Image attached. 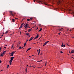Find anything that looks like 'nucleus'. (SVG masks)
I'll return each mask as SVG.
<instances>
[{
  "label": "nucleus",
  "instance_id": "4468645a",
  "mask_svg": "<svg viewBox=\"0 0 74 74\" xmlns=\"http://www.w3.org/2000/svg\"><path fill=\"white\" fill-rule=\"evenodd\" d=\"M22 26H23L21 25V26H20L19 27V29H20L21 28H22Z\"/></svg>",
  "mask_w": 74,
  "mask_h": 74
},
{
  "label": "nucleus",
  "instance_id": "a211bd4d",
  "mask_svg": "<svg viewBox=\"0 0 74 74\" xmlns=\"http://www.w3.org/2000/svg\"><path fill=\"white\" fill-rule=\"evenodd\" d=\"M27 27H29V28H30V27H27V26H26V27H25V29H26V28H27Z\"/></svg>",
  "mask_w": 74,
  "mask_h": 74
},
{
  "label": "nucleus",
  "instance_id": "79ce46f5",
  "mask_svg": "<svg viewBox=\"0 0 74 74\" xmlns=\"http://www.w3.org/2000/svg\"><path fill=\"white\" fill-rule=\"evenodd\" d=\"M15 19H18V18H15Z\"/></svg>",
  "mask_w": 74,
  "mask_h": 74
},
{
  "label": "nucleus",
  "instance_id": "6e6d98bb",
  "mask_svg": "<svg viewBox=\"0 0 74 74\" xmlns=\"http://www.w3.org/2000/svg\"><path fill=\"white\" fill-rule=\"evenodd\" d=\"M22 21H23V20H22V21L21 22V23H22Z\"/></svg>",
  "mask_w": 74,
  "mask_h": 74
},
{
  "label": "nucleus",
  "instance_id": "aec40b11",
  "mask_svg": "<svg viewBox=\"0 0 74 74\" xmlns=\"http://www.w3.org/2000/svg\"><path fill=\"white\" fill-rule=\"evenodd\" d=\"M27 21H30V19H27Z\"/></svg>",
  "mask_w": 74,
  "mask_h": 74
},
{
  "label": "nucleus",
  "instance_id": "a18cd8bd",
  "mask_svg": "<svg viewBox=\"0 0 74 74\" xmlns=\"http://www.w3.org/2000/svg\"><path fill=\"white\" fill-rule=\"evenodd\" d=\"M11 53H9V55H11Z\"/></svg>",
  "mask_w": 74,
  "mask_h": 74
},
{
  "label": "nucleus",
  "instance_id": "cd10ccee",
  "mask_svg": "<svg viewBox=\"0 0 74 74\" xmlns=\"http://www.w3.org/2000/svg\"><path fill=\"white\" fill-rule=\"evenodd\" d=\"M13 46H14V45H13L12 46V48H13Z\"/></svg>",
  "mask_w": 74,
  "mask_h": 74
},
{
  "label": "nucleus",
  "instance_id": "412c9836",
  "mask_svg": "<svg viewBox=\"0 0 74 74\" xmlns=\"http://www.w3.org/2000/svg\"><path fill=\"white\" fill-rule=\"evenodd\" d=\"M26 43H25L24 44V47H25V46H26Z\"/></svg>",
  "mask_w": 74,
  "mask_h": 74
},
{
  "label": "nucleus",
  "instance_id": "6e6552de",
  "mask_svg": "<svg viewBox=\"0 0 74 74\" xmlns=\"http://www.w3.org/2000/svg\"><path fill=\"white\" fill-rule=\"evenodd\" d=\"M71 53H74V50H72L71 51Z\"/></svg>",
  "mask_w": 74,
  "mask_h": 74
},
{
  "label": "nucleus",
  "instance_id": "f03ea898",
  "mask_svg": "<svg viewBox=\"0 0 74 74\" xmlns=\"http://www.w3.org/2000/svg\"><path fill=\"white\" fill-rule=\"evenodd\" d=\"M10 15H12V16H13L14 17V15H15V13L13 11H10Z\"/></svg>",
  "mask_w": 74,
  "mask_h": 74
},
{
  "label": "nucleus",
  "instance_id": "dca6fc26",
  "mask_svg": "<svg viewBox=\"0 0 74 74\" xmlns=\"http://www.w3.org/2000/svg\"><path fill=\"white\" fill-rule=\"evenodd\" d=\"M40 49H39V51H38V53H40Z\"/></svg>",
  "mask_w": 74,
  "mask_h": 74
},
{
  "label": "nucleus",
  "instance_id": "680f3d73",
  "mask_svg": "<svg viewBox=\"0 0 74 74\" xmlns=\"http://www.w3.org/2000/svg\"><path fill=\"white\" fill-rule=\"evenodd\" d=\"M5 46H7V45H5Z\"/></svg>",
  "mask_w": 74,
  "mask_h": 74
},
{
  "label": "nucleus",
  "instance_id": "c85d7f7f",
  "mask_svg": "<svg viewBox=\"0 0 74 74\" xmlns=\"http://www.w3.org/2000/svg\"><path fill=\"white\" fill-rule=\"evenodd\" d=\"M63 46H64V47H66V45H64Z\"/></svg>",
  "mask_w": 74,
  "mask_h": 74
},
{
  "label": "nucleus",
  "instance_id": "774afa93",
  "mask_svg": "<svg viewBox=\"0 0 74 74\" xmlns=\"http://www.w3.org/2000/svg\"><path fill=\"white\" fill-rule=\"evenodd\" d=\"M71 30H72L71 29V30H70V31H71Z\"/></svg>",
  "mask_w": 74,
  "mask_h": 74
},
{
  "label": "nucleus",
  "instance_id": "b1692460",
  "mask_svg": "<svg viewBox=\"0 0 74 74\" xmlns=\"http://www.w3.org/2000/svg\"><path fill=\"white\" fill-rule=\"evenodd\" d=\"M27 36H28V37H30V35H29H29Z\"/></svg>",
  "mask_w": 74,
  "mask_h": 74
},
{
  "label": "nucleus",
  "instance_id": "c03bdc74",
  "mask_svg": "<svg viewBox=\"0 0 74 74\" xmlns=\"http://www.w3.org/2000/svg\"><path fill=\"white\" fill-rule=\"evenodd\" d=\"M45 64V66H46V65H47V62H46Z\"/></svg>",
  "mask_w": 74,
  "mask_h": 74
},
{
  "label": "nucleus",
  "instance_id": "1a4fd4ad",
  "mask_svg": "<svg viewBox=\"0 0 74 74\" xmlns=\"http://www.w3.org/2000/svg\"><path fill=\"white\" fill-rule=\"evenodd\" d=\"M6 52V51H4L3 52V53H2L3 55H4V53L5 52Z\"/></svg>",
  "mask_w": 74,
  "mask_h": 74
},
{
  "label": "nucleus",
  "instance_id": "6ab92c4d",
  "mask_svg": "<svg viewBox=\"0 0 74 74\" xmlns=\"http://www.w3.org/2000/svg\"><path fill=\"white\" fill-rule=\"evenodd\" d=\"M15 52H12V53H12V54H14V53H15Z\"/></svg>",
  "mask_w": 74,
  "mask_h": 74
},
{
  "label": "nucleus",
  "instance_id": "423d86ee",
  "mask_svg": "<svg viewBox=\"0 0 74 74\" xmlns=\"http://www.w3.org/2000/svg\"><path fill=\"white\" fill-rule=\"evenodd\" d=\"M37 34V36H36V37L37 38H38V34Z\"/></svg>",
  "mask_w": 74,
  "mask_h": 74
},
{
  "label": "nucleus",
  "instance_id": "a878e982",
  "mask_svg": "<svg viewBox=\"0 0 74 74\" xmlns=\"http://www.w3.org/2000/svg\"><path fill=\"white\" fill-rule=\"evenodd\" d=\"M24 24V23H23L21 24V25H23Z\"/></svg>",
  "mask_w": 74,
  "mask_h": 74
},
{
  "label": "nucleus",
  "instance_id": "3c124183",
  "mask_svg": "<svg viewBox=\"0 0 74 74\" xmlns=\"http://www.w3.org/2000/svg\"><path fill=\"white\" fill-rule=\"evenodd\" d=\"M40 55H42V53L40 54Z\"/></svg>",
  "mask_w": 74,
  "mask_h": 74
},
{
  "label": "nucleus",
  "instance_id": "58836bf2",
  "mask_svg": "<svg viewBox=\"0 0 74 74\" xmlns=\"http://www.w3.org/2000/svg\"><path fill=\"white\" fill-rule=\"evenodd\" d=\"M58 34H59V35H60V33H58Z\"/></svg>",
  "mask_w": 74,
  "mask_h": 74
},
{
  "label": "nucleus",
  "instance_id": "2eb2a0df",
  "mask_svg": "<svg viewBox=\"0 0 74 74\" xmlns=\"http://www.w3.org/2000/svg\"><path fill=\"white\" fill-rule=\"evenodd\" d=\"M8 32V31H6L5 33V34H7V33Z\"/></svg>",
  "mask_w": 74,
  "mask_h": 74
},
{
  "label": "nucleus",
  "instance_id": "c9c22d12",
  "mask_svg": "<svg viewBox=\"0 0 74 74\" xmlns=\"http://www.w3.org/2000/svg\"><path fill=\"white\" fill-rule=\"evenodd\" d=\"M21 47H19V49H21Z\"/></svg>",
  "mask_w": 74,
  "mask_h": 74
},
{
  "label": "nucleus",
  "instance_id": "9b49d317",
  "mask_svg": "<svg viewBox=\"0 0 74 74\" xmlns=\"http://www.w3.org/2000/svg\"><path fill=\"white\" fill-rule=\"evenodd\" d=\"M25 34L26 35H27V36H28L29 34L28 33H26Z\"/></svg>",
  "mask_w": 74,
  "mask_h": 74
},
{
  "label": "nucleus",
  "instance_id": "393cba45",
  "mask_svg": "<svg viewBox=\"0 0 74 74\" xmlns=\"http://www.w3.org/2000/svg\"><path fill=\"white\" fill-rule=\"evenodd\" d=\"M9 67V65H8L7 66V68H8Z\"/></svg>",
  "mask_w": 74,
  "mask_h": 74
},
{
  "label": "nucleus",
  "instance_id": "864d4df0",
  "mask_svg": "<svg viewBox=\"0 0 74 74\" xmlns=\"http://www.w3.org/2000/svg\"><path fill=\"white\" fill-rule=\"evenodd\" d=\"M40 30H42V28H40Z\"/></svg>",
  "mask_w": 74,
  "mask_h": 74
},
{
  "label": "nucleus",
  "instance_id": "09e8293b",
  "mask_svg": "<svg viewBox=\"0 0 74 74\" xmlns=\"http://www.w3.org/2000/svg\"><path fill=\"white\" fill-rule=\"evenodd\" d=\"M2 62L1 60L0 61V63H1Z\"/></svg>",
  "mask_w": 74,
  "mask_h": 74
},
{
  "label": "nucleus",
  "instance_id": "603ef678",
  "mask_svg": "<svg viewBox=\"0 0 74 74\" xmlns=\"http://www.w3.org/2000/svg\"><path fill=\"white\" fill-rule=\"evenodd\" d=\"M38 62H40V61H38Z\"/></svg>",
  "mask_w": 74,
  "mask_h": 74
},
{
  "label": "nucleus",
  "instance_id": "4d7b16f0",
  "mask_svg": "<svg viewBox=\"0 0 74 74\" xmlns=\"http://www.w3.org/2000/svg\"><path fill=\"white\" fill-rule=\"evenodd\" d=\"M28 66V65H27V67Z\"/></svg>",
  "mask_w": 74,
  "mask_h": 74
},
{
  "label": "nucleus",
  "instance_id": "13d9d810",
  "mask_svg": "<svg viewBox=\"0 0 74 74\" xmlns=\"http://www.w3.org/2000/svg\"><path fill=\"white\" fill-rule=\"evenodd\" d=\"M36 44V43H33V44Z\"/></svg>",
  "mask_w": 74,
  "mask_h": 74
},
{
  "label": "nucleus",
  "instance_id": "052dcab7",
  "mask_svg": "<svg viewBox=\"0 0 74 74\" xmlns=\"http://www.w3.org/2000/svg\"><path fill=\"white\" fill-rule=\"evenodd\" d=\"M39 53H38V55H39Z\"/></svg>",
  "mask_w": 74,
  "mask_h": 74
},
{
  "label": "nucleus",
  "instance_id": "f704fd0d",
  "mask_svg": "<svg viewBox=\"0 0 74 74\" xmlns=\"http://www.w3.org/2000/svg\"><path fill=\"white\" fill-rule=\"evenodd\" d=\"M36 38H36V37L34 39V40H35V39H36Z\"/></svg>",
  "mask_w": 74,
  "mask_h": 74
},
{
  "label": "nucleus",
  "instance_id": "a19ab883",
  "mask_svg": "<svg viewBox=\"0 0 74 74\" xmlns=\"http://www.w3.org/2000/svg\"><path fill=\"white\" fill-rule=\"evenodd\" d=\"M12 34L10 35L11 36H12V34Z\"/></svg>",
  "mask_w": 74,
  "mask_h": 74
},
{
  "label": "nucleus",
  "instance_id": "de8ad7c7",
  "mask_svg": "<svg viewBox=\"0 0 74 74\" xmlns=\"http://www.w3.org/2000/svg\"><path fill=\"white\" fill-rule=\"evenodd\" d=\"M66 44L67 45L69 46V44H68L67 43Z\"/></svg>",
  "mask_w": 74,
  "mask_h": 74
},
{
  "label": "nucleus",
  "instance_id": "e2e57ef3",
  "mask_svg": "<svg viewBox=\"0 0 74 74\" xmlns=\"http://www.w3.org/2000/svg\"><path fill=\"white\" fill-rule=\"evenodd\" d=\"M24 25H25V24H24Z\"/></svg>",
  "mask_w": 74,
  "mask_h": 74
},
{
  "label": "nucleus",
  "instance_id": "c756f323",
  "mask_svg": "<svg viewBox=\"0 0 74 74\" xmlns=\"http://www.w3.org/2000/svg\"><path fill=\"white\" fill-rule=\"evenodd\" d=\"M4 34V33H3V34L1 35V36H3Z\"/></svg>",
  "mask_w": 74,
  "mask_h": 74
},
{
  "label": "nucleus",
  "instance_id": "8fccbe9b",
  "mask_svg": "<svg viewBox=\"0 0 74 74\" xmlns=\"http://www.w3.org/2000/svg\"><path fill=\"white\" fill-rule=\"evenodd\" d=\"M3 48H6V47H5Z\"/></svg>",
  "mask_w": 74,
  "mask_h": 74
},
{
  "label": "nucleus",
  "instance_id": "20e7f679",
  "mask_svg": "<svg viewBox=\"0 0 74 74\" xmlns=\"http://www.w3.org/2000/svg\"><path fill=\"white\" fill-rule=\"evenodd\" d=\"M33 38H34V37H32L30 39H29V41H31V40H32L33 39Z\"/></svg>",
  "mask_w": 74,
  "mask_h": 74
},
{
  "label": "nucleus",
  "instance_id": "e433bc0d",
  "mask_svg": "<svg viewBox=\"0 0 74 74\" xmlns=\"http://www.w3.org/2000/svg\"><path fill=\"white\" fill-rule=\"evenodd\" d=\"M35 1H36V0H34V2H35Z\"/></svg>",
  "mask_w": 74,
  "mask_h": 74
},
{
  "label": "nucleus",
  "instance_id": "f3484780",
  "mask_svg": "<svg viewBox=\"0 0 74 74\" xmlns=\"http://www.w3.org/2000/svg\"><path fill=\"white\" fill-rule=\"evenodd\" d=\"M30 31H31V29H29V30H28V32H30Z\"/></svg>",
  "mask_w": 74,
  "mask_h": 74
},
{
  "label": "nucleus",
  "instance_id": "49530a36",
  "mask_svg": "<svg viewBox=\"0 0 74 74\" xmlns=\"http://www.w3.org/2000/svg\"><path fill=\"white\" fill-rule=\"evenodd\" d=\"M38 29V28L37 27V29H36V30H37Z\"/></svg>",
  "mask_w": 74,
  "mask_h": 74
},
{
  "label": "nucleus",
  "instance_id": "4be33fe9",
  "mask_svg": "<svg viewBox=\"0 0 74 74\" xmlns=\"http://www.w3.org/2000/svg\"><path fill=\"white\" fill-rule=\"evenodd\" d=\"M3 56V54H1V56Z\"/></svg>",
  "mask_w": 74,
  "mask_h": 74
},
{
  "label": "nucleus",
  "instance_id": "9d476101",
  "mask_svg": "<svg viewBox=\"0 0 74 74\" xmlns=\"http://www.w3.org/2000/svg\"><path fill=\"white\" fill-rule=\"evenodd\" d=\"M62 45H61V47H64V46H63V43H62Z\"/></svg>",
  "mask_w": 74,
  "mask_h": 74
},
{
  "label": "nucleus",
  "instance_id": "0eeeda50",
  "mask_svg": "<svg viewBox=\"0 0 74 74\" xmlns=\"http://www.w3.org/2000/svg\"><path fill=\"white\" fill-rule=\"evenodd\" d=\"M29 26L28 24H26V25L24 26V27H26V26Z\"/></svg>",
  "mask_w": 74,
  "mask_h": 74
},
{
  "label": "nucleus",
  "instance_id": "7c9ffc66",
  "mask_svg": "<svg viewBox=\"0 0 74 74\" xmlns=\"http://www.w3.org/2000/svg\"><path fill=\"white\" fill-rule=\"evenodd\" d=\"M62 29H60L59 30V31H61Z\"/></svg>",
  "mask_w": 74,
  "mask_h": 74
},
{
  "label": "nucleus",
  "instance_id": "bf43d9fd",
  "mask_svg": "<svg viewBox=\"0 0 74 74\" xmlns=\"http://www.w3.org/2000/svg\"><path fill=\"white\" fill-rule=\"evenodd\" d=\"M17 45V46H18V47L19 46V45Z\"/></svg>",
  "mask_w": 74,
  "mask_h": 74
},
{
  "label": "nucleus",
  "instance_id": "39448f33",
  "mask_svg": "<svg viewBox=\"0 0 74 74\" xmlns=\"http://www.w3.org/2000/svg\"><path fill=\"white\" fill-rule=\"evenodd\" d=\"M30 49H31V48H29L27 50L26 52H27L28 51H29V50H30Z\"/></svg>",
  "mask_w": 74,
  "mask_h": 74
},
{
  "label": "nucleus",
  "instance_id": "72a5a7b5",
  "mask_svg": "<svg viewBox=\"0 0 74 74\" xmlns=\"http://www.w3.org/2000/svg\"><path fill=\"white\" fill-rule=\"evenodd\" d=\"M60 53H63V52L62 51H60Z\"/></svg>",
  "mask_w": 74,
  "mask_h": 74
},
{
  "label": "nucleus",
  "instance_id": "f8f14e48",
  "mask_svg": "<svg viewBox=\"0 0 74 74\" xmlns=\"http://www.w3.org/2000/svg\"><path fill=\"white\" fill-rule=\"evenodd\" d=\"M12 22H15V19H12Z\"/></svg>",
  "mask_w": 74,
  "mask_h": 74
},
{
  "label": "nucleus",
  "instance_id": "2f4dec72",
  "mask_svg": "<svg viewBox=\"0 0 74 74\" xmlns=\"http://www.w3.org/2000/svg\"><path fill=\"white\" fill-rule=\"evenodd\" d=\"M1 48H2L0 47V51H1Z\"/></svg>",
  "mask_w": 74,
  "mask_h": 74
},
{
  "label": "nucleus",
  "instance_id": "ea45409f",
  "mask_svg": "<svg viewBox=\"0 0 74 74\" xmlns=\"http://www.w3.org/2000/svg\"><path fill=\"white\" fill-rule=\"evenodd\" d=\"M69 53H71V52H70V51H69Z\"/></svg>",
  "mask_w": 74,
  "mask_h": 74
},
{
  "label": "nucleus",
  "instance_id": "ddd939ff",
  "mask_svg": "<svg viewBox=\"0 0 74 74\" xmlns=\"http://www.w3.org/2000/svg\"><path fill=\"white\" fill-rule=\"evenodd\" d=\"M10 56H13V54L11 53V55H10Z\"/></svg>",
  "mask_w": 74,
  "mask_h": 74
},
{
  "label": "nucleus",
  "instance_id": "bb28decb",
  "mask_svg": "<svg viewBox=\"0 0 74 74\" xmlns=\"http://www.w3.org/2000/svg\"><path fill=\"white\" fill-rule=\"evenodd\" d=\"M25 71H26V73H27V69H25Z\"/></svg>",
  "mask_w": 74,
  "mask_h": 74
},
{
  "label": "nucleus",
  "instance_id": "7ed1b4c3",
  "mask_svg": "<svg viewBox=\"0 0 74 74\" xmlns=\"http://www.w3.org/2000/svg\"><path fill=\"white\" fill-rule=\"evenodd\" d=\"M49 41H48L46 42H45V43L43 45V46H44V45H46L47 44V43H48V42H49Z\"/></svg>",
  "mask_w": 74,
  "mask_h": 74
},
{
  "label": "nucleus",
  "instance_id": "0e129e2a",
  "mask_svg": "<svg viewBox=\"0 0 74 74\" xmlns=\"http://www.w3.org/2000/svg\"><path fill=\"white\" fill-rule=\"evenodd\" d=\"M73 37V38H74V37Z\"/></svg>",
  "mask_w": 74,
  "mask_h": 74
},
{
  "label": "nucleus",
  "instance_id": "473e14b6",
  "mask_svg": "<svg viewBox=\"0 0 74 74\" xmlns=\"http://www.w3.org/2000/svg\"><path fill=\"white\" fill-rule=\"evenodd\" d=\"M41 31V29H40L39 31V32H40Z\"/></svg>",
  "mask_w": 74,
  "mask_h": 74
},
{
  "label": "nucleus",
  "instance_id": "5fc2aeb1",
  "mask_svg": "<svg viewBox=\"0 0 74 74\" xmlns=\"http://www.w3.org/2000/svg\"><path fill=\"white\" fill-rule=\"evenodd\" d=\"M41 61H42V60H41L40 61H39V62H41Z\"/></svg>",
  "mask_w": 74,
  "mask_h": 74
},
{
  "label": "nucleus",
  "instance_id": "4c0bfd02",
  "mask_svg": "<svg viewBox=\"0 0 74 74\" xmlns=\"http://www.w3.org/2000/svg\"><path fill=\"white\" fill-rule=\"evenodd\" d=\"M27 41H28V40H26V42H27Z\"/></svg>",
  "mask_w": 74,
  "mask_h": 74
},
{
  "label": "nucleus",
  "instance_id": "5701e85b",
  "mask_svg": "<svg viewBox=\"0 0 74 74\" xmlns=\"http://www.w3.org/2000/svg\"><path fill=\"white\" fill-rule=\"evenodd\" d=\"M32 19H33V18H31L29 19H30V20H32Z\"/></svg>",
  "mask_w": 74,
  "mask_h": 74
},
{
  "label": "nucleus",
  "instance_id": "37998d69",
  "mask_svg": "<svg viewBox=\"0 0 74 74\" xmlns=\"http://www.w3.org/2000/svg\"><path fill=\"white\" fill-rule=\"evenodd\" d=\"M39 51V50H37V51L38 52Z\"/></svg>",
  "mask_w": 74,
  "mask_h": 74
},
{
  "label": "nucleus",
  "instance_id": "f257e3e1",
  "mask_svg": "<svg viewBox=\"0 0 74 74\" xmlns=\"http://www.w3.org/2000/svg\"><path fill=\"white\" fill-rule=\"evenodd\" d=\"M14 58H15V57H11V58H10L11 59L10 60V61H9L10 64V65H11V63H12V60H13L14 59Z\"/></svg>",
  "mask_w": 74,
  "mask_h": 74
},
{
  "label": "nucleus",
  "instance_id": "338daca9",
  "mask_svg": "<svg viewBox=\"0 0 74 74\" xmlns=\"http://www.w3.org/2000/svg\"><path fill=\"white\" fill-rule=\"evenodd\" d=\"M21 48H23V47H21Z\"/></svg>",
  "mask_w": 74,
  "mask_h": 74
},
{
  "label": "nucleus",
  "instance_id": "69168bd1",
  "mask_svg": "<svg viewBox=\"0 0 74 74\" xmlns=\"http://www.w3.org/2000/svg\"><path fill=\"white\" fill-rule=\"evenodd\" d=\"M4 28H3V29H4Z\"/></svg>",
  "mask_w": 74,
  "mask_h": 74
}]
</instances>
